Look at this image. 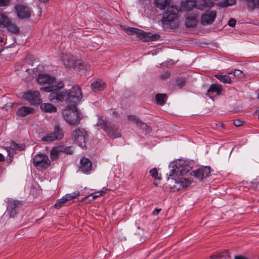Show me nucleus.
Returning <instances> with one entry per match:
<instances>
[{"instance_id": "1", "label": "nucleus", "mask_w": 259, "mask_h": 259, "mask_svg": "<svg viewBox=\"0 0 259 259\" xmlns=\"http://www.w3.org/2000/svg\"><path fill=\"white\" fill-rule=\"evenodd\" d=\"M171 0H154L153 4L156 8L160 10H167L163 14L162 21L164 23L172 22L178 17V8L176 6L168 7Z\"/></svg>"}, {"instance_id": "2", "label": "nucleus", "mask_w": 259, "mask_h": 259, "mask_svg": "<svg viewBox=\"0 0 259 259\" xmlns=\"http://www.w3.org/2000/svg\"><path fill=\"white\" fill-rule=\"evenodd\" d=\"M82 95L80 88L78 86L72 87L71 89L67 90H63L60 91L59 95L52 94L51 98L57 99L58 102H62L63 101H68L76 103L82 99Z\"/></svg>"}, {"instance_id": "3", "label": "nucleus", "mask_w": 259, "mask_h": 259, "mask_svg": "<svg viewBox=\"0 0 259 259\" xmlns=\"http://www.w3.org/2000/svg\"><path fill=\"white\" fill-rule=\"evenodd\" d=\"M96 126H100L109 138L115 139L120 136L118 126L108 121L103 120L101 116H98Z\"/></svg>"}, {"instance_id": "4", "label": "nucleus", "mask_w": 259, "mask_h": 259, "mask_svg": "<svg viewBox=\"0 0 259 259\" xmlns=\"http://www.w3.org/2000/svg\"><path fill=\"white\" fill-rule=\"evenodd\" d=\"M66 121L70 125L76 126L80 123L81 118L75 106L71 105L69 109L63 113Z\"/></svg>"}, {"instance_id": "5", "label": "nucleus", "mask_w": 259, "mask_h": 259, "mask_svg": "<svg viewBox=\"0 0 259 259\" xmlns=\"http://www.w3.org/2000/svg\"><path fill=\"white\" fill-rule=\"evenodd\" d=\"M71 139L80 147L86 148V142L88 138L87 131L83 128H76L71 134Z\"/></svg>"}, {"instance_id": "6", "label": "nucleus", "mask_w": 259, "mask_h": 259, "mask_svg": "<svg viewBox=\"0 0 259 259\" xmlns=\"http://www.w3.org/2000/svg\"><path fill=\"white\" fill-rule=\"evenodd\" d=\"M33 164L38 169H46L51 165L48 156L42 153L35 155L32 159Z\"/></svg>"}, {"instance_id": "7", "label": "nucleus", "mask_w": 259, "mask_h": 259, "mask_svg": "<svg viewBox=\"0 0 259 259\" xmlns=\"http://www.w3.org/2000/svg\"><path fill=\"white\" fill-rule=\"evenodd\" d=\"M64 87V84L62 81H60L57 82V83L55 85H49L46 87H41L40 88V90L42 92L50 93L49 99L50 101L54 103H58L57 99L54 98L53 99L51 98V95L52 94L59 95L60 94V91L61 89H62Z\"/></svg>"}, {"instance_id": "8", "label": "nucleus", "mask_w": 259, "mask_h": 259, "mask_svg": "<svg viewBox=\"0 0 259 259\" xmlns=\"http://www.w3.org/2000/svg\"><path fill=\"white\" fill-rule=\"evenodd\" d=\"M22 98L32 105H39L42 101L37 91H27L23 94Z\"/></svg>"}, {"instance_id": "9", "label": "nucleus", "mask_w": 259, "mask_h": 259, "mask_svg": "<svg viewBox=\"0 0 259 259\" xmlns=\"http://www.w3.org/2000/svg\"><path fill=\"white\" fill-rule=\"evenodd\" d=\"M64 134L62 130L58 125L54 126V131L50 133H47L41 139V140L47 143H50L55 140H60L63 138Z\"/></svg>"}, {"instance_id": "10", "label": "nucleus", "mask_w": 259, "mask_h": 259, "mask_svg": "<svg viewBox=\"0 0 259 259\" xmlns=\"http://www.w3.org/2000/svg\"><path fill=\"white\" fill-rule=\"evenodd\" d=\"M14 9L17 17L20 19L30 18L32 12L31 10L28 6L21 4L16 5Z\"/></svg>"}, {"instance_id": "11", "label": "nucleus", "mask_w": 259, "mask_h": 259, "mask_svg": "<svg viewBox=\"0 0 259 259\" xmlns=\"http://www.w3.org/2000/svg\"><path fill=\"white\" fill-rule=\"evenodd\" d=\"M79 195V191H75L71 194H67L61 198L56 200L54 206L57 209H60L64 206L68 201L73 200Z\"/></svg>"}, {"instance_id": "12", "label": "nucleus", "mask_w": 259, "mask_h": 259, "mask_svg": "<svg viewBox=\"0 0 259 259\" xmlns=\"http://www.w3.org/2000/svg\"><path fill=\"white\" fill-rule=\"evenodd\" d=\"M210 169L211 168L209 166H201L196 170H193L192 172L196 178L200 180H202L210 176L211 172Z\"/></svg>"}, {"instance_id": "13", "label": "nucleus", "mask_w": 259, "mask_h": 259, "mask_svg": "<svg viewBox=\"0 0 259 259\" xmlns=\"http://www.w3.org/2000/svg\"><path fill=\"white\" fill-rule=\"evenodd\" d=\"M217 13L215 11H207L204 13L201 18V22L203 25L212 24L215 20Z\"/></svg>"}, {"instance_id": "14", "label": "nucleus", "mask_w": 259, "mask_h": 259, "mask_svg": "<svg viewBox=\"0 0 259 259\" xmlns=\"http://www.w3.org/2000/svg\"><path fill=\"white\" fill-rule=\"evenodd\" d=\"M175 166L178 168V172L181 176H184L189 172L192 167L184 160H179L175 163Z\"/></svg>"}, {"instance_id": "15", "label": "nucleus", "mask_w": 259, "mask_h": 259, "mask_svg": "<svg viewBox=\"0 0 259 259\" xmlns=\"http://www.w3.org/2000/svg\"><path fill=\"white\" fill-rule=\"evenodd\" d=\"M127 119L128 121L135 123L138 127L140 128L145 130L146 132L151 131L150 126H149L146 123L143 122L140 118L135 115H127Z\"/></svg>"}, {"instance_id": "16", "label": "nucleus", "mask_w": 259, "mask_h": 259, "mask_svg": "<svg viewBox=\"0 0 259 259\" xmlns=\"http://www.w3.org/2000/svg\"><path fill=\"white\" fill-rule=\"evenodd\" d=\"M21 203L17 200L10 201L8 204L7 211L11 217L14 218L18 212Z\"/></svg>"}, {"instance_id": "17", "label": "nucleus", "mask_w": 259, "mask_h": 259, "mask_svg": "<svg viewBox=\"0 0 259 259\" xmlns=\"http://www.w3.org/2000/svg\"><path fill=\"white\" fill-rule=\"evenodd\" d=\"M55 78L47 73H39L37 78L38 83L44 85L46 84H51L54 82Z\"/></svg>"}, {"instance_id": "18", "label": "nucleus", "mask_w": 259, "mask_h": 259, "mask_svg": "<svg viewBox=\"0 0 259 259\" xmlns=\"http://www.w3.org/2000/svg\"><path fill=\"white\" fill-rule=\"evenodd\" d=\"M80 169L84 173L89 172L92 168L91 161L87 158L83 157L80 160Z\"/></svg>"}, {"instance_id": "19", "label": "nucleus", "mask_w": 259, "mask_h": 259, "mask_svg": "<svg viewBox=\"0 0 259 259\" xmlns=\"http://www.w3.org/2000/svg\"><path fill=\"white\" fill-rule=\"evenodd\" d=\"M91 87L93 91L97 92L102 91L106 87V84L103 80L98 79L91 83Z\"/></svg>"}, {"instance_id": "20", "label": "nucleus", "mask_w": 259, "mask_h": 259, "mask_svg": "<svg viewBox=\"0 0 259 259\" xmlns=\"http://www.w3.org/2000/svg\"><path fill=\"white\" fill-rule=\"evenodd\" d=\"M76 61L74 57L70 55H65L62 58L63 64L68 68H73L74 69Z\"/></svg>"}, {"instance_id": "21", "label": "nucleus", "mask_w": 259, "mask_h": 259, "mask_svg": "<svg viewBox=\"0 0 259 259\" xmlns=\"http://www.w3.org/2000/svg\"><path fill=\"white\" fill-rule=\"evenodd\" d=\"M35 110L33 108L27 106H23L17 111V115L20 117H24L29 114L33 113Z\"/></svg>"}, {"instance_id": "22", "label": "nucleus", "mask_w": 259, "mask_h": 259, "mask_svg": "<svg viewBox=\"0 0 259 259\" xmlns=\"http://www.w3.org/2000/svg\"><path fill=\"white\" fill-rule=\"evenodd\" d=\"M244 2L249 12L259 9V0H242Z\"/></svg>"}, {"instance_id": "23", "label": "nucleus", "mask_w": 259, "mask_h": 259, "mask_svg": "<svg viewBox=\"0 0 259 259\" xmlns=\"http://www.w3.org/2000/svg\"><path fill=\"white\" fill-rule=\"evenodd\" d=\"M222 92V87L218 84H212L207 91V95L211 98V93H215L217 95H220Z\"/></svg>"}, {"instance_id": "24", "label": "nucleus", "mask_w": 259, "mask_h": 259, "mask_svg": "<svg viewBox=\"0 0 259 259\" xmlns=\"http://www.w3.org/2000/svg\"><path fill=\"white\" fill-rule=\"evenodd\" d=\"M40 108L42 111L45 112L53 113L56 112L57 111V108L49 103L41 104Z\"/></svg>"}, {"instance_id": "25", "label": "nucleus", "mask_w": 259, "mask_h": 259, "mask_svg": "<svg viewBox=\"0 0 259 259\" xmlns=\"http://www.w3.org/2000/svg\"><path fill=\"white\" fill-rule=\"evenodd\" d=\"M90 68V66L89 64H85V63H84L80 60H76L74 69L76 71H80L81 70H88Z\"/></svg>"}, {"instance_id": "26", "label": "nucleus", "mask_w": 259, "mask_h": 259, "mask_svg": "<svg viewBox=\"0 0 259 259\" xmlns=\"http://www.w3.org/2000/svg\"><path fill=\"white\" fill-rule=\"evenodd\" d=\"M5 28H6L8 31L13 33H17L19 31V29L16 24L15 22H13L11 19Z\"/></svg>"}, {"instance_id": "27", "label": "nucleus", "mask_w": 259, "mask_h": 259, "mask_svg": "<svg viewBox=\"0 0 259 259\" xmlns=\"http://www.w3.org/2000/svg\"><path fill=\"white\" fill-rule=\"evenodd\" d=\"M167 96L165 94H157L155 95L156 103L158 105H163L167 100Z\"/></svg>"}, {"instance_id": "28", "label": "nucleus", "mask_w": 259, "mask_h": 259, "mask_svg": "<svg viewBox=\"0 0 259 259\" xmlns=\"http://www.w3.org/2000/svg\"><path fill=\"white\" fill-rule=\"evenodd\" d=\"M62 148L58 146L54 147L51 151L50 156L52 161L59 158V153L61 151Z\"/></svg>"}, {"instance_id": "29", "label": "nucleus", "mask_w": 259, "mask_h": 259, "mask_svg": "<svg viewBox=\"0 0 259 259\" xmlns=\"http://www.w3.org/2000/svg\"><path fill=\"white\" fill-rule=\"evenodd\" d=\"M214 76L224 83L230 84L232 82L231 78L227 75L217 74Z\"/></svg>"}, {"instance_id": "30", "label": "nucleus", "mask_w": 259, "mask_h": 259, "mask_svg": "<svg viewBox=\"0 0 259 259\" xmlns=\"http://www.w3.org/2000/svg\"><path fill=\"white\" fill-rule=\"evenodd\" d=\"M10 19L6 15L0 13V27L5 28Z\"/></svg>"}, {"instance_id": "31", "label": "nucleus", "mask_w": 259, "mask_h": 259, "mask_svg": "<svg viewBox=\"0 0 259 259\" xmlns=\"http://www.w3.org/2000/svg\"><path fill=\"white\" fill-rule=\"evenodd\" d=\"M236 0H224L223 2H220L218 4L221 7H226L231 6L236 4Z\"/></svg>"}, {"instance_id": "32", "label": "nucleus", "mask_w": 259, "mask_h": 259, "mask_svg": "<svg viewBox=\"0 0 259 259\" xmlns=\"http://www.w3.org/2000/svg\"><path fill=\"white\" fill-rule=\"evenodd\" d=\"M176 183L180 184L181 186L184 188L189 186L191 184V181L186 178H181L179 180L176 181Z\"/></svg>"}, {"instance_id": "33", "label": "nucleus", "mask_w": 259, "mask_h": 259, "mask_svg": "<svg viewBox=\"0 0 259 259\" xmlns=\"http://www.w3.org/2000/svg\"><path fill=\"white\" fill-rule=\"evenodd\" d=\"M199 2L198 8L201 10H204L207 7H212L213 6V3L212 2H211L210 4L208 5L206 0H200Z\"/></svg>"}, {"instance_id": "34", "label": "nucleus", "mask_w": 259, "mask_h": 259, "mask_svg": "<svg viewBox=\"0 0 259 259\" xmlns=\"http://www.w3.org/2000/svg\"><path fill=\"white\" fill-rule=\"evenodd\" d=\"M172 169L170 170L168 176L167 177V180H169V178L171 177V179L175 180V175L177 176L178 175V170L177 167L175 166V164L172 166Z\"/></svg>"}, {"instance_id": "35", "label": "nucleus", "mask_w": 259, "mask_h": 259, "mask_svg": "<svg viewBox=\"0 0 259 259\" xmlns=\"http://www.w3.org/2000/svg\"><path fill=\"white\" fill-rule=\"evenodd\" d=\"M148 35H147L146 38V41H155L160 37V35L158 34H151L150 32H148Z\"/></svg>"}, {"instance_id": "36", "label": "nucleus", "mask_w": 259, "mask_h": 259, "mask_svg": "<svg viewBox=\"0 0 259 259\" xmlns=\"http://www.w3.org/2000/svg\"><path fill=\"white\" fill-rule=\"evenodd\" d=\"M137 33H136V35L137 36L141 39H143V41H146V38H147V35H148V32H146L144 31L138 29Z\"/></svg>"}, {"instance_id": "37", "label": "nucleus", "mask_w": 259, "mask_h": 259, "mask_svg": "<svg viewBox=\"0 0 259 259\" xmlns=\"http://www.w3.org/2000/svg\"><path fill=\"white\" fill-rule=\"evenodd\" d=\"M186 83V80L184 77H178L176 82V85L179 88L183 87Z\"/></svg>"}, {"instance_id": "38", "label": "nucleus", "mask_w": 259, "mask_h": 259, "mask_svg": "<svg viewBox=\"0 0 259 259\" xmlns=\"http://www.w3.org/2000/svg\"><path fill=\"white\" fill-rule=\"evenodd\" d=\"M196 25V21L194 18H188L186 21V25L187 27H192Z\"/></svg>"}, {"instance_id": "39", "label": "nucleus", "mask_w": 259, "mask_h": 259, "mask_svg": "<svg viewBox=\"0 0 259 259\" xmlns=\"http://www.w3.org/2000/svg\"><path fill=\"white\" fill-rule=\"evenodd\" d=\"M150 175L155 179H160V177H158V171L156 167L153 168L149 171Z\"/></svg>"}, {"instance_id": "40", "label": "nucleus", "mask_w": 259, "mask_h": 259, "mask_svg": "<svg viewBox=\"0 0 259 259\" xmlns=\"http://www.w3.org/2000/svg\"><path fill=\"white\" fill-rule=\"evenodd\" d=\"M126 33L128 35L136 34L138 31V28L134 27H127L125 29Z\"/></svg>"}, {"instance_id": "41", "label": "nucleus", "mask_w": 259, "mask_h": 259, "mask_svg": "<svg viewBox=\"0 0 259 259\" xmlns=\"http://www.w3.org/2000/svg\"><path fill=\"white\" fill-rule=\"evenodd\" d=\"M233 75L234 76L237 77L238 78H243L245 76L244 72L239 69H235L233 72Z\"/></svg>"}, {"instance_id": "42", "label": "nucleus", "mask_w": 259, "mask_h": 259, "mask_svg": "<svg viewBox=\"0 0 259 259\" xmlns=\"http://www.w3.org/2000/svg\"><path fill=\"white\" fill-rule=\"evenodd\" d=\"M109 191H110L109 189L104 187L102 190L97 192V193H99V195H95L94 196V197L97 198L100 196H102L104 194H106Z\"/></svg>"}, {"instance_id": "43", "label": "nucleus", "mask_w": 259, "mask_h": 259, "mask_svg": "<svg viewBox=\"0 0 259 259\" xmlns=\"http://www.w3.org/2000/svg\"><path fill=\"white\" fill-rule=\"evenodd\" d=\"M170 75V72L168 71H165L160 75V77L162 79H165L168 78Z\"/></svg>"}, {"instance_id": "44", "label": "nucleus", "mask_w": 259, "mask_h": 259, "mask_svg": "<svg viewBox=\"0 0 259 259\" xmlns=\"http://www.w3.org/2000/svg\"><path fill=\"white\" fill-rule=\"evenodd\" d=\"M228 24L230 27H234L236 24V20L234 18H231Z\"/></svg>"}, {"instance_id": "45", "label": "nucleus", "mask_w": 259, "mask_h": 259, "mask_svg": "<svg viewBox=\"0 0 259 259\" xmlns=\"http://www.w3.org/2000/svg\"><path fill=\"white\" fill-rule=\"evenodd\" d=\"M10 0H0V7H4L8 6L9 4Z\"/></svg>"}, {"instance_id": "46", "label": "nucleus", "mask_w": 259, "mask_h": 259, "mask_svg": "<svg viewBox=\"0 0 259 259\" xmlns=\"http://www.w3.org/2000/svg\"><path fill=\"white\" fill-rule=\"evenodd\" d=\"M64 152L67 154H71L73 153V150L71 147H67L64 148Z\"/></svg>"}, {"instance_id": "47", "label": "nucleus", "mask_w": 259, "mask_h": 259, "mask_svg": "<svg viewBox=\"0 0 259 259\" xmlns=\"http://www.w3.org/2000/svg\"><path fill=\"white\" fill-rule=\"evenodd\" d=\"M243 124V121L240 120H235L234 124L235 126H239Z\"/></svg>"}, {"instance_id": "48", "label": "nucleus", "mask_w": 259, "mask_h": 259, "mask_svg": "<svg viewBox=\"0 0 259 259\" xmlns=\"http://www.w3.org/2000/svg\"><path fill=\"white\" fill-rule=\"evenodd\" d=\"M161 210V208H155L153 211V214L154 215H157Z\"/></svg>"}, {"instance_id": "49", "label": "nucleus", "mask_w": 259, "mask_h": 259, "mask_svg": "<svg viewBox=\"0 0 259 259\" xmlns=\"http://www.w3.org/2000/svg\"><path fill=\"white\" fill-rule=\"evenodd\" d=\"M252 187L255 188V189L259 191V182L252 183Z\"/></svg>"}, {"instance_id": "50", "label": "nucleus", "mask_w": 259, "mask_h": 259, "mask_svg": "<svg viewBox=\"0 0 259 259\" xmlns=\"http://www.w3.org/2000/svg\"><path fill=\"white\" fill-rule=\"evenodd\" d=\"M234 259H248L247 257L242 255H236L235 256Z\"/></svg>"}, {"instance_id": "51", "label": "nucleus", "mask_w": 259, "mask_h": 259, "mask_svg": "<svg viewBox=\"0 0 259 259\" xmlns=\"http://www.w3.org/2000/svg\"><path fill=\"white\" fill-rule=\"evenodd\" d=\"M5 160V158L3 156V155L1 153H0V162L3 161Z\"/></svg>"}, {"instance_id": "52", "label": "nucleus", "mask_w": 259, "mask_h": 259, "mask_svg": "<svg viewBox=\"0 0 259 259\" xmlns=\"http://www.w3.org/2000/svg\"><path fill=\"white\" fill-rule=\"evenodd\" d=\"M99 195V193H97V192H95V193H92V194H91V196H92V197H93V198H92V199H93V200H94V199H95L96 198H94V195Z\"/></svg>"}, {"instance_id": "53", "label": "nucleus", "mask_w": 259, "mask_h": 259, "mask_svg": "<svg viewBox=\"0 0 259 259\" xmlns=\"http://www.w3.org/2000/svg\"><path fill=\"white\" fill-rule=\"evenodd\" d=\"M113 115H114L116 117H118L119 116V114L117 112H116V111H113Z\"/></svg>"}, {"instance_id": "54", "label": "nucleus", "mask_w": 259, "mask_h": 259, "mask_svg": "<svg viewBox=\"0 0 259 259\" xmlns=\"http://www.w3.org/2000/svg\"><path fill=\"white\" fill-rule=\"evenodd\" d=\"M257 95V99H259V90H257L256 91Z\"/></svg>"}, {"instance_id": "55", "label": "nucleus", "mask_w": 259, "mask_h": 259, "mask_svg": "<svg viewBox=\"0 0 259 259\" xmlns=\"http://www.w3.org/2000/svg\"><path fill=\"white\" fill-rule=\"evenodd\" d=\"M40 2H43V3H45L47 1H48V0H39Z\"/></svg>"}, {"instance_id": "56", "label": "nucleus", "mask_w": 259, "mask_h": 259, "mask_svg": "<svg viewBox=\"0 0 259 259\" xmlns=\"http://www.w3.org/2000/svg\"><path fill=\"white\" fill-rule=\"evenodd\" d=\"M2 51H3L2 49L0 50V53L2 52Z\"/></svg>"}, {"instance_id": "57", "label": "nucleus", "mask_w": 259, "mask_h": 259, "mask_svg": "<svg viewBox=\"0 0 259 259\" xmlns=\"http://www.w3.org/2000/svg\"><path fill=\"white\" fill-rule=\"evenodd\" d=\"M71 106H70V107H69V106H67V107H68V109H69V108L71 107Z\"/></svg>"}, {"instance_id": "58", "label": "nucleus", "mask_w": 259, "mask_h": 259, "mask_svg": "<svg viewBox=\"0 0 259 259\" xmlns=\"http://www.w3.org/2000/svg\"><path fill=\"white\" fill-rule=\"evenodd\" d=\"M258 118H259V109H258Z\"/></svg>"}]
</instances>
